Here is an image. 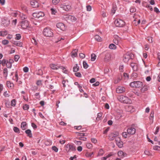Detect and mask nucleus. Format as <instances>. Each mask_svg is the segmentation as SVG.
<instances>
[{"mask_svg":"<svg viewBox=\"0 0 160 160\" xmlns=\"http://www.w3.org/2000/svg\"><path fill=\"white\" fill-rule=\"evenodd\" d=\"M21 8H22V10L23 11H27V7L24 5H22L21 6Z\"/></svg>","mask_w":160,"mask_h":160,"instance_id":"obj_60","label":"nucleus"},{"mask_svg":"<svg viewBox=\"0 0 160 160\" xmlns=\"http://www.w3.org/2000/svg\"><path fill=\"white\" fill-rule=\"evenodd\" d=\"M6 84L7 87L13 89L14 87V84L9 81H7Z\"/></svg>","mask_w":160,"mask_h":160,"instance_id":"obj_19","label":"nucleus"},{"mask_svg":"<svg viewBox=\"0 0 160 160\" xmlns=\"http://www.w3.org/2000/svg\"><path fill=\"white\" fill-rule=\"evenodd\" d=\"M30 3L31 5L33 8H37L39 6L38 2L35 0L31 1Z\"/></svg>","mask_w":160,"mask_h":160,"instance_id":"obj_14","label":"nucleus"},{"mask_svg":"<svg viewBox=\"0 0 160 160\" xmlns=\"http://www.w3.org/2000/svg\"><path fill=\"white\" fill-rule=\"evenodd\" d=\"M116 10V6H113L112 7V9L111 11V13L112 14H113L115 13V11Z\"/></svg>","mask_w":160,"mask_h":160,"instance_id":"obj_41","label":"nucleus"},{"mask_svg":"<svg viewBox=\"0 0 160 160\" xmlns=\"http://www.w3.org/2000/svg\"><path fill=\"white\" fill-rule=\"evenodd\" d=\"M153 149L155 150H160V146H155L153 147Z\"/></svg>","mask_w":160,"mask_h":160,"instance_id":"obj_48","label":"nucleus"},{"mask_svg":"<svg viewBox=\"0 0 160 160\" xmlns=\"http://www.w3.org/2000/svg\"><path fill=\"white\" fill-rule=\"evenodd\" d=\"M32 42L35 45H37L38 44L37 42L34 38H33L32 41Z\"/></svg>","mask_w":160,"mask_h":160,"instance_id":"obj_59","label":"nucleus"},{"mask_svg":"<svg viewBox=\"0 0 160 160\" xmlns=\"http://www.w3.org/2000/svg\"><path fill=\"white\" fill-rule=\"evenodd\" d=\"M116 142L118 147L119 148H122L123 146V142L121 141L119 137H117L115 138Z\"/></svg>","mask_w":160,"mask_h":160,"instance_id":"obj_11","label":"nucleus"},{"mask_svg":"<svg viewBox=\"0 0 160 160\" xmlns=\"http://www.w3.org/2000/svg\"><path fill=\"white\" fill-rule=\"evenodd\" d=\"M60 0H52V3L53 4L56 5L57 4Z\"/></svg>","mask_w":160,"mask_h":160,"instance_id":"obj_44","label":"nucleus"},{"mask_svg":"<svg viewBox=\"0 0 160 160\" xmlns=\"http://www.w3.org/2000/svg\"><path fill=\"white\" fill-rule=\"evenodd\" d=\"M147 39H148V41L150 43H152V38L151 37H148L147 38Z\"/></svg>","mask_w":160,"mask_h":160,"instance_id":"obj_62","label":"nucleus"},{"mask_svg":"<svg viewBox=\"0 0 160 160\" xmlns=\"http://www.w3.org/2000/svg\"><path fill=\"white\" fill-rule=\"evenodd\" d=\"M86 145L88 149H91L92 147V144L89 143H87Z\"/></svg>","mask_w":160,"mask_h":160,"instance_id":"obj_49","label":"nucleus"},{"mask_svg":"<svg viewBox=\"0 0 160 160\" xmlns=\"http://www.w3.org/2000/svg\"><path fill=\"white\" fill-rule=\"evenodd\" d=\"M20 16L21 19L22 20L26 19L27 18V16L23 14H20Z\"/></svg>","mask_w":160,"mask_h":160,"instance_id":"obj_45","label":"nucleus"},{"mask_svg":"<svg viewBox=\"0 0 160 160\" xmlns=\"http://www.w3.org/2000/svg\"><path fill=\"white\" fill-rule=\"evenodd\" d=\"M66 18H68V20H71L72 21H75L77 20L75 17L71 15H67Z\"/></svg>","mask_w":160,"mask_h":160,"instance_id":"obj_22","label":"nucleus"},{"mask_svg":"<svg viewBox=\"0 0 160 160\" xmlns=\"http://www.w3.org/2000/svg\"><path fill=\"white\" fill-rule=\"evenodd\" d=\"M75 76L79 78H80L82 77V75L81 73L79 72H77L75 73Z\"/></svg>","mask_w":160,"mask_h":160,"instance_id":"obj_57","label":"nucleus"},{"mask_svg":"<svg viewBox=\"0 0 160 160\" xmlns=\"http://www.w3.org/2000/svg\"><path fill=\"white\" fill-rule=\"evenodd\" d=\"M104 151L102 149H100L98 152V156H102L103 155L104 153Z\"/></svg>","mask_w":160,"mask_h":160,"instance_id":"obj_39","label":"nucleus"},{"mask_svg":"<svg viewBox=\"0 0 160 160\" xmlns=\"http://www.w3.org/2000/svg\"><path fill=\"white\" fill-rule=\"evenodd\" d=\"M125 109L126 112L130 113H132L135 111V108L132 105L126 106Z\"/></svg>","mask_w":160,"mask_h":160,"instance_id":"obj_10","label":"nucleus"},{"mask_svg":"<svg viewBox=\"0 0 160 160\" xmlns=\"http://www.w3.org/2000/svg\"><path fill=\"white\" fill-rule=\"evenodd\" d=\"M91 141L92 143H96L97 142V140L94 138H91Z\"/></svg>","mask_w":160,"mask_h":160,"instance_id":"obj_56","label":"nucleus"},{"mask_svg":"<svg viewBox=\"0 0 160 160\" xmlns=\"http://www.w3.org/2000/svg\"><path fill=\"white\" fill-rule=\"evenodd\" d=\"M52 149L54 151L56 152H58V149L56 146H53L52 147Z\"/></svg>","mask_w":160,"mask_h":160,"instance_id":"obj_54","label":"nucleus"},{"mask_svg":"<svg viewBox=\"0 0 160 160\" xmlns=\"http://www.w3.org/2000/svg\"><path fill=\"white\" fill-rule=\"evenodd\" d=\"M143 84V83L142 82L137 81L131 82L130 83V85L133 88H139L142 87Z\"/></svg>","mask_w":160,"mask_h":160,"instance_id":"obj_4","label":"nucleus"},{"mask_svg":"<svg viewBox=\"0 0 160 160\" xmlns=\"http://www.w3.org/2000/svg\"><path fill=\"white\" fill-rule=\"evenodd\" d=\"M87 10L88 11H90L91 10L92 7L90 5H88L86 6Z\"/></svg>","mask_w":160,"mask_h":160,"instance_id":"obj_61","label":"nucleus"},{"mask_svg":"<svg viewBox=\"0 0 160 160\" xmlns=\"http://www.w3.org/2000/svg\"><path fill=\"white\" fill-rule=\"evenodd\" d=\"M60 7L66 11H68L71 9V7L70 5H66L65 3L61 5Z\"/></svg>","mask_w":160,"mask_h":160,"instance_id":"obj_7","label":"nucleus"},{"mask_svg":"<svg viewBox=\"0 0 160 160\" xmlns=\"http://www.w3.org/2000/svg\"><path fill=\"white\" fill-rule=\"evenodd\" d=\"M130 65L134 71H137L138 70V66L137 63L132 62L131 63Z\"/></svg>","mask_w":160,"mask_h":160,"instance_id":"obj_18","label":"nucleus"},{"mask_svg":"<svg viewBox=\"0 0 160 160\" xmlns=\"http://www.w3.org/2000/svg\"><path fill=\"white\" fill-rule=\"evenodd\" d=\"M26 125V123L25 122H22L21 124V128L22 130L25 129V127Z\"/></svg>","mask_w":160,"mask_h":160,"instance_id":"obj_35","label":"nucleus"},{"mask_svg":"<svg viewBox=\"0 0 160 160\" xmlns=\"http://www.w3.org/2000/svg\"><path fill=\"white\" fill-rule=\"evenodd\" d=\"M32 16L33 17L37 18H39L40 17H43L44 16L43 12H34L32 13Z\"/></svg>","mask_w":160,"mask_h":160,"instance_id":"obj_8","label":"nucleus"},{"mask_svg":"<svg viewBox=\"0 0 160 160\" xmlns=\"http://www.w3.org/2000/svg\"><path fill=\"white\" fill-rule=\"evenodd\" d=\"M20 58V56L18 55H16L14 56V60L16 62H17Z\"/></svg>","mask_w":160,"mask_h":160,"instance_id":"obj_55","label":"nucleus"},{"mask_svg":"<svg viewBox=\"0 0 160 160\" xmlns=\"http://www.w3.org/2000/svg\"><path fill=\"white\" fill-rule=\"evenodd\" d=\"M65 150L66 151L68 152H71L76 150V148L73 144L72 143H68L65 145Z\"/></svg>","mask_w":160,"mask_h":160,"instance_id":"obj_3","label":"nucleus"},{"mask_svg":"<svg viewBox=\"0 0 160 160\" xmlns=\"http://www.w3.org/2000/svg\"><path fill=\"white\" fill-rule=\"evenodd\" d=\"M2 42L3 44L4 45H6L8 43L9 41L7 40H4L2 41Z\"/></svg>","mask_w":160,"mask_h":160,"instance_id":"obj_51","label":"nucleus"},{"mask_svg":"<svg viewBox=\"0 0 160 160\" xmlns=\"http://www.w3.org/2000/svg\"><path fill=\"white\" fill-rule=\"evenodd\" d=\"M16 37L15 38V39L16 40H19L21 38V35L20 34H17L16 35Z\"/></svg>","mask_w":160,"mask_h":160,"instance_id":"obj_43","label":"nucleus"},{"mask_svg":"<svg viewBox=\"0 0 160 160\" xmlns=\"http://www.w3.org/2000/svg\"><path fill=\"white\" fill-rule=\"evenodd\" d=\"M83 68L85 69H87L88 68V65L86 62L84 61L83 62Z\"/></svg>","mask_w":160,"mask_h":160,"instance_id":"obj_36","label":"nucleus"},{"mask_svg":"<svg viewBox=\"0 0 160 160\" xmlns=\"http://www.w3.org/2000/svg\"><path fill=\"white\" fill-rule=\"evenodd\" d=\"M125 88L123 87L119 86L117 88L116 92L118 93H122L125 91Z\"/></svg>","mask_w":160,"mask_h":160,"instance_id":"obj_15","label":"nucleus"},{"mask_svg":"<svg viewBox=\"0 0 160 160\" xmlns=\"http://www.w3.org/2000/svg\"><path fill=\"white\" fill-rule=\"evenodd\" d=\"M79 69V67L78 66V64H76V66L73 68V70L74 72H78Z\"/></svg>","mask_w":160,"mask_h":160,"instance_id":"obj_32","label":"nucleus"},{"mask_svg":"<svg viewBox=\"0 0 160 160\" xmlns=\"http://www.w3.org/2000/svg\"><path fill=\"white\" fill-rule=\"evenodd\" d=\"M94 38L98 42H101L102 41L101 38L98 35L95 36Z\"/></svg>","mask_w":160,"mask_h":160,"instance_id":"obj_30","label":"nucleus"},{"mask_svg":"<svg viewBox=\"0 0 160 160\" xmlns=\"http://www.w3.org/2000/svg\"><path fill=\"white\" fill-rule=\"evenodd\" d=\"M130 58V56L127 54L123 56V60L125 62H128Z\"/></svg>","mask_w":160,"mask_h":160,"instance_id":"obj_21","label":"nucleus"},{"mask_svg":"<svg viewBox=\"0 0 160 160\" xmlns=\"http://www.w3.org/2000/svg\"><path fill=\"white\" fill-rule=\"evenodd\" d=\"M148 87L147 85L144 86L141 89V92H144L148 90Z\"/></svg>","mask_w":160,"mask_h":160,"instance_id":"obj_24","label":"nucleus"},{"mask_svg":"<svg viewBox=\"0 0 160 160\" xmlns=\"http://www.w3.org/2000/svg\"><path fill=\"white\" fill-rule=\"evenodd\" d=\"M29 105L27 104H25L23 106V109L24 110H27L29 109Z\"/></svg>","mask_w":160,"mask_h":160,"instance_id":"obj_38","label":"nucleus"},{"mask_svg":"<svg viewBox=\"0 0 160 160\" xmlns=\"http://www.w3.org/2000/svg\"><path fill=\"white\" fill-rule=\"evenodd\" d=\"M13 44L19 47H22V42L18 41H14L13 42Z\"/></svg>","mask_w":160,"mask_h":160,"instance_id":"obj_25","label":"nucleus"},{"mask_svg":"<svg viewBox=\"0 0 160 160\" xmlns=\"http://www.w3.org/2000/svg\"><path fill=\"white\" fill-rule=\"evenodd\" d=\"M13 130L16 133H19V128L17 127H15L13 128Z\"/></svg>","mask_w":160,"mask_h":160,"instance_id":"obj_42","label":"nucleus"},{"mask_svg":"<svg viewBox=\"0 0 160 160\" xmlns=\"http://www.w3.org/2000/svg\"><path fill=\"white\" fill-rule=\"evenodd\" d=\"M97 57L96 55L94 53H92L91 55V61H94L96 59Z\"/></svg>","mask_w":160,"mask_h":160,"instance_id":"obj_31","label":"nucleus"},{"mask_svg":"<svg viewBox=\"0 0 160 160\" xmlns=\"http://www.w3.org/2000/svg\"><path fill=\"white\" fill-rule=\"evenodd\" d=\"M118 100L124 103H130L131 102V99L128 97L123 95H120L118 98Z\"/></svg>","mask_w":160,"mask_h":160,"instance_id":"obj_2","label":"nucleus"},{"mask_svg":"<svg viewBox=\"0 0 160 160\" xmlns=\"http://www.w3.org/2000/svg\"><path fill=\"white\" fill-rule=\"evenodd\" d=\"M102 116V113L101 112H99L96 118V120L97 121H99L101 119Z\"/></svg>","mask_w":160,"mask_h":160,"instance_id":"obj_33","label":"nucleus"},{"mask_svg":"<svg viewBox=\"0 0 160 160\" xmlns=\"http://www.w3.org/2000/svg\"><path fill=\"white\" fill-rule=\"evenodd\" d=\"M119 135V133L117 132L111 133L109 135V139L110 140H113L115 138H117Z\"/></svg>","mask_w":160,"mask_h":160,"instance_id":"obj_12","label":"nucleus"},{"mask_svg":"<svg viewBox=\"0 0 160 160\" xmlns=\"http://www.w3.org/2000/svg\"><path fill=\"white\" fill-rule=\"evenodd\" d=\"M21 26L22 28H27L29 26L28 21L27 20H24L22 21Z\"/></svg>","mask_w":160,"mask_h":160,"instance_id":"obj_9","label":"nucleus"},{"mask_svg":"<svg viewBox=\"0 0 160 160\" xmlns=\"http://www.w3.org/2000/svg\"><path fill=\"white\" fill-rule=\"evenodd\" d=\"M78 52L77 49H75L72 52V57H75L77 55V52Z\"/></svg>","mask_w":160,"mask_h":160,"instance_id":"obj_29","label":"nucleus"},{"mask_svg":"<svg viewBox=\"0 0 160 160\" xmlns=\"http://www.w3.org/2000/svg\"><path fill=\"white\" fill-rule=\"evenodd\" d=\"M16 104V101L15 99H12L11 102V105L12 107H15Z\"/></svg>","mask_w":160,"mask_h":160,"instance_id":"obj_37","label":"nucleus"},{"mask_svg":"<svg viewBox=\"0 0 160 160\" xmlns=\"http://www.w3.org/2000/svg\"><path fill=\"white\" fill-rule=\"evenodd\" d=\"M8 62V60H6L5 59H3L2 60V65L3 66H4L6 64L7 62Z\"/></svg>","mask_w":160,"mask_h":160,"instance_id":"obj_40","label":"nucleus"},{"mask_svg":"<svg viewBox=\"0 0 160 160\" xmlns=\"http://www.w3.org/2000/svg\"><path fill=\"white\" fill-rule=\"evenodd\" d=\"M28 68L27 67H24L23 68V71L25 72H27L28 71Z\"/></svg>","mask_w":160,"mask_h":160,"instance_id":"obj_58","label":"nucleus"},{"mask_svg":"<svg viewBox=\"0 0 160 160\" xmlns=\"http://www.w3.org/2000/svg\"><path fill=\"white\" fill-rule=\"evenodd\" d=\"M130 12L132 13L135 12L136 11V9L134 7H132L130 9Z\"/></svg>","mask_w":160,"mask_h":160,"instance_id":"obj_53","label":"nucleus"},{"mask_svg":"<svg viewBox=\"0 0 160 160\" xmlns=\"http://www.w3.org/2000/svg\"><path fill=\"white\" fill-rule=\"evenodd\" d=\"M51 11L52 14L55 15L56 13L57 12V10L52 8L51 9Z\"/></svg>","mask_w":160,"mask_h":160,"instance_id":"obj_47","label":"nucleus"},{"mask_svg":"<svg viewBox=\"0 0 160 160\" xmlns=\"http://www.w3.org/2000/svg\"><path fill=\"white\" fill-rule=\"evenodd\" d=\"M7 34V31L6 30L0 31V36H5Z\"/></svg>","mask_w":160,"mask_h":160,"instance_id":"obj_26","label":"nucleus"},{"mask_svg":"<svg viewBox=\"0 0 160 160\" xmlns=\"http://www.w3.org/2000/svg\"><path fill=\"white\" fill-rule=\"evenodd\" d=\"M76 133L77 134V136H80V137H83L85 136V133H80L78 132H76Z\"/></svg>","mask_w":160,"mask_h":160,"instance_id":"obj_50","label":"nucleus"},{"mask_svg":"<svg viewBox=\"0 0 160 160\" xmlns=\"http://www.w3.org/2000/svg\"><path fill=\"white\" fill-rule=\"evenodd\" d=\"M78 139L81 140L85 141L87 139V138L86 137H80Z\"/></svg>","mask_w":160,"mask_h":160,"instance_id":"obj_63","label":"nucleus"},{"mask_svg":"<svg viewBox=\"0 0 160 160\" xmlns=\"http://www.w3.org/2000/svg\"><path fill=\"white\" fill-rule=\"evenodd\" d=\"M50 67L53 70H56L59 68H61L63 70L64 73H66L65 72L66 71L65 68L62 66H58L54 64H51L50 65Z\"/></svg>","mask_w":160,"mask_h":160,"instance_id":"obj_6","label":"nucleus"},{"mask_svg":"<svg viewBox=\"0 0 160 160\" xmlns=\"http://www.w3.org/2000/svg\"><path fill=\"white\" fill-rule=\"evenodd\" d=\"M111 58V56L109 53H106L105 55L104 60L105 61H108Z\"/></svg>","mask_w":160,"mask_h":160,"instance_id":"obj_23","label":"nucleus"},{"mask_svg":"<svg viewBox=\"0 0 160 160\" xmlns=\"http://www.w3.org/2000/svg\"><path fill=\"white\" fill-rule=\"evenodd\" d=\"M114 23L117 27H122L125 25L124 22L122 19H118L115 21Z\"/></svg>","mask_w":160,"mask_h":160,"instance_id":"obj_5","label":"nucleus"},{"mask_svg":"<svg viewBox=\"0 0 160 160\" xmlns=\"http://www.w3.org/2000/svg\"><path fill=\"white\" fill-rule=\"evenodd\" d=\"M128 133L127 132H123L122 133V136L124 138H126L127 137Z\"/></svg>","mask_w":160,"mask_h":160,"instance_id":"obj_52","label":"nucleus"},{"mask_svg":"<svg viewBox=\"0 0 160 160\" xmlns=\"http://www.w3.org/2000/svg\"><path fill=\"white\" fill-rule=\"evenodd\" d=\"M25 132L27 134L28 136L29 137L31 138L32 137L31 131L30 129H28L26 130Z\"/></svg>","mask_w":160,"mask_h":160,"instance_id":"obj_28","label":"nucleus"},{"mask_svg":"<svg viewBox=\"0 0 160 160\" xmlns=\"http://www.w3.org/2000/svg\"><path fill=\"white\" fill-rule=\"evenodd\" d=\"M109 48L110 49H115L116 48V46L114 44H111L109 45Z\"/></svg>","mask_w":160,"mask_h":160,"instance_id":"obj_34","label":"nucleus"},{"mask_svg":"<svg viewBox=\"0 0 160 160\" xmlns=\"http://www.w3.org/2000/svg\"><path fill=\"white\" fill-rule=\"evenodd\" d=\"M8 71L7 68H4L3 70V75L6 78L8 76Z\"/></svg>","mask_w":160,"mask_h":160,"instance_id":"obj_27","label":"nucleus"},{"mask_svg":"<svg viewBox=\"0 0 160 160\" xmlns=\"http://www.w3.org/2000/svg\"><path fill=\"white\" fill-rule=\"evenodd\" d=\"M74 128L77 130H80L82 128V126H75Z\"/></svg>","mask_w":160,"mask_h":160,"instance_id":"obj_64","label":"nucleus"},{"mask_svg":"<svg viewBox=\"0 0 160 160\" xmlns=\"http://www.w3.org/2000/svg\"><path fill=\"white\" fill-rule=\"evenodd\" d=\"M43 34L45 37H52L53 36V33L51 29L49 27H47L44 29Z\"/></svg>","mask_w":160,"mask_h":160,"instance_id":"obj_1","label":"nucleus"},{"mask_svg":"<svg viewBox=\"0 0 160 160\" xmlns=\"http://www.w3.org/2000/svg\"><path fill=\"white\" fill-rule=\"evenodd\" d=\"M56 26L57 28L62 30H64L65 29L64 24L61 22L58 23L56 25Z\"/></svg>","mask_w":160,"mask_h":160,"instance_id":"obj_16","label":"nucleus"},{"mask_svg":"<svg viewBox=\"0 0 160 160\" xmlns=\"http://www.w3.org/2000/svg\"><path fill=\"white\" fill-rule=\"evenodd\" d=\"M114 39L113 40V42L116 45L119 43L120 40V38L117 35H115L114 36Z\"/></svg>","mask_w":160,"mask_h":160,"instance_id":"obj_17","label":"nucleus"},{"mask_svg":"<svg viewBox=\"0 0 160 160\" xmlns=\"http://www.w3.org/2000/svg\"><path fill=\"white\" fill-rule=\"evenodd\" d=\"M118 155L119 157L123 158L126 156V153L120 151L118 152Z\"/></svg>","mask_w":160,"mask_h":160,"instance_id":"obj_20","label":"nucleus"},{"mask_svg":"<svg viewBox=\"0 0 160 160\" xmlns=\"http://www.w3.org/2000/svg\"><path fill=\"white\" fill-rule=\"evenodd\" d=\"M6 66L8 68H11L12 66V64L8 62H8L6 63Z\"/></svg>","mask_w":160,"mask_h":160,"instance_id":"obj_46","label":"nucleus"},{"mask_svg":"<svg viewBox=\"0 0 160 160\" xmlns=\"http://www.w3.org/2000/svg\"><path fill=\"white\" fill-rule=\"evenodd\" d=\"M136 129L132 127H130L127 130V132L128 134L133 135L136 132Z\"/></svg>","mask_w":160,"mask_h":160,"instance_id":"obj_13","label":"nucleus"}]
</instances>
